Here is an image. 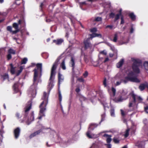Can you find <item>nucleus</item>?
Masks as SVG:
<instances>
[{"mask_svg":"<svg viewBox=\"0 0 148 148\" xmlns=\"http://www.w3.org/2000/svg\"><path fill=\"white\" fill-rule=\"evenodd\" d=\"M36 69L34 70V77L33 84L32 85L28 90V93L30 96L33 98L35 97L36 94V87L38 82H41L40 79L42 75V64L38 63L36 65Z\"/></svg>","mask_w":148,"mask_h":148,"instance_id":"f257e3e1","label":"nucleus"},{"mask_svg":"<svg viewBox=\"0 0 148 148\" xmlns=\"http://www.w3.org/2000/svg\"><path fill=\"white\" fill-rule=\"evenodd\" d=\"M132 60L133 62L132 65V69L134 73L132 72H131L128 74L127 76L125 77L124 79H121L122 82L126 84L129 81L133 82L139 83L140 80L137 78V74L140 73V70L138 67V60L137 59L134 58H132Z\"/></svg>","mask_w":148,"mask_h":148,"instance_id":"f03ea898","label":"nucleus"},{"mask_svg":"<svg viewBox=\"0 0 148 148\" xmlns=\"http://www.w3.org/2000/svg\"><path fill=\"white\" fill-rule=\"evenodd\" d=\"M32 102L29 101L26 105L24 108L25 115L23 118V121H25L28 125H29L34 120V113L32 112L28 116V113L29 111L31 108Z\"/></svg>","mask_w":148,"mask_h":148,"instance_id":"7ed1b4c3","label":"nucleus"},{"mask_svg":"<svg viewBox=\"0 0 148 148\" xmlns=\"http://www.w3.org/2000/svg\"><path fill=\"white\" fill-rule=\"evenodd\" d=\"M48 97L46 92H44L42 97V99L43 100V101L39 106L40 111L39 113V116L38 118L39 119H40L42 117L45 116V112L46 110V106L48 103Z\"/></svg>","mask_w":148,"mask_h":148,"instance_id":"20e7f679","label":"nucleus"},{"mask_svg":"<svg viewBox=\"0 0 148 148\" xmlns=\"http://www.w3.org/2000/svg\"><path fill=\"white\" fill-rule=\"evenodd\" d=\"M143 100V98L140 96L134 94H132L130 99L129 107L132 106L134 107L135 110L137 108V105L139 103H141Z\"/></svg>","mask_w":148,"mask_h":148,"instance_id":"39448f33","label":"nucleus"},{"mask_svg":"<svg viewBox=\"0 0 148 148\" xmlns=\"http://www.w3.org/2000/svg\"><path fill=\"white\" fill-rule=\"evenodd\" d=\"M59 58H58L53 63L51 69V76L49 79L50 82L49 85H50L53 81V79L56 75V69L57 66L58 64V62L60 60Z\"/></svg>","mask_w":148,"mask_h":148,"instance_id":"423d86ee","label":"nucleus"},{"mask_svg":"<svg viewBox=\"0 0 148 148\" xmlns=\"http://www.w3.org/2000/svg\"><path fill=\"white\" fill-rule=\"evenodd\" d=\"M103 84L105 88H106L108 90V93H109L111 99H112L115 95L116 89L112 87L111 89L109 88V87L107 84L106 79L105 78L103 82Z\"/></svg>","mask_w":148,"mask_h":148,"instance_id":"0eeeda50","label":"nucleus"},{"mask_svg":"<svg viewBox=\"0 0 148 148\" xmlns=\"http://www.w3.org/2000/svg\"><path fill=\"white\" fill-rule=\"evenodd\" d=\"M94 126L95 127L97 126V125L95 124H92L89 126V130L86 133V135L89 138H95L98 136V135L92 134L90 132V130H92L94 129V128L93 127Z\"/></svg>","mask_w":148,"mask_h":148,"instance_id":"6e6552de","label":"nucleus"},{"mask_svg":"<svg viewBox=\"0 0 148 148\" xmlns=\"http://www.w3.org/2000/svg\"><path fill=\"white\" fill-rule=\"evenodd\" d=\"M18 25H20L21 28L24 27L25 26V23L24 20H20L18 21V24L14 23L13 24V27L15 29L14 31H17V33L20 31V29H18Z\"/></svg>","mask_w":148,"mask_h":148,"instance_id":"1a4fd4ad","label":"nucleus"},{"mask_svg":"<svg viewBox=\"0 0 148 148\" xmlns=\"http://www.w3.org/2000/svg\"><path fill=\"white\" fill-rule=\"evenodd\" d=\"M10 71L11 73L12 74H14L16 73L17 76H18L19 75L24 68V66H21L20 67V70H18L17 72H16V70L15 69V68L13 67L12 64H10Z\"/></svg>","mask_w":148,"mask_h":148,"instance_id":"9d476101","label":"nucleus"},{"mask_svg":"<svg viewBox=\"0 0 148 148\" xmlns=\"http://www.w3.org/2000/svg\"><path fill=\"white\" fill-rule=\"evenodd\" d=\"M123 73L121 71L119 72L115 76V78L116 79H120V80L119 81H117L115 84L116 86H118L120 85L121 83L122 82L121 78L123 77V75H122Z\"/></svg>","mask_w":148,"mask_h":148,"instance_id":"9b49d317","label":"nucleus"},{"mask_svg":"<svg viewBox=\"0 0 148 148\" xmlns=\"http://www.w3.org/2000/svg\"><path fill=\"white\" fill-rule=\"evenodd\" d=\"M91 38H88L84 40L83 44L84 48L85 49L91 48L92 46V44L90 41Z\"/></svg>","mask_w":148,"mask_h":148,"instance_id":"f8f14e48","label":"nucleus"},{"mask_svg":"<svg viewBox=\"0 0 148 148\" xmlns=\"http://www.w3.org/2000/svg\"><path fill=\"white\" fill-rule=\"evenodd\" d=\"M128 97L126 96L125 97H123L121 96L117 98H113L112 99L115 102L119 103L122 102L123 101L126 99Z\"/></svg>","mask_w":148,"mask_h":148,"instance_id":"ddd939ff","label":"nucleus"},{"mask_svg":"<svg viewBox=\"0 0 148 148\" xmlns=\"http://www.w3.org/2000/svg\"><path fill=\"white\" fill-rule=\"evenodd\" d=\"M145 145L144 141H138L135 144V145L139 148H143Z\"/></svg>","mask_w":148,"mask_h":148,"instance_id":"4468645a","label":"nucleus"},{"mask_svg":"<svg viewBox=\"0 0 148 148\" xmlns=\"http://www.w3.org/2000/svg\"><path fill=\"white\" fill-rule=\"evenodd\" d=\"M20 132V130L19 127H17L14 130V133L15 137L17 138L18 137Z\"/></svg>","mask_w":148,"mask_h":148,"instance_id":"2eb2a0df","label":"nucleus"},{"mask_svg":"<svg viewBox=\"0 0 148 148\" xmlns=\"http://www.w3.org/2000/svg\"><path fill=\"white\" fill-rule=\"evenodd\" d=\"M19 83L18 82H16L14 83L13 86V90L14 92L16 93L17 92L19 91H20L19 88L18 87Z\"/></svg>","mask_w":148,"mask_h":148,"instance_id":"dca6fc26","label":"nucleus"},{"mask_svg":"<svg viewBox=\"0 0 148 148\" xmlns=\"http://www.w3.org/2000/svg\"><path fill=\"white\" fill-rule=\"evenodd\" d=\"M103 136L106 137V141L107 143H110L112 140L111 137L112 136L111 135H109L106 134H105Z\"/></svg>","mask_w":148,"mask_h":148,"instance_id":"f3484780","label":"nucleus"},{"mask_svg":"<svg viewBox=\"0 0 148 148\" xmlns=\"http://www.w3.org/2000/svg\"><path fill=\"white\" fill-rule=\"evenodd\" d=\"M58 86L59 87L60 83L62 82L63 81L64 79V77L61 74H60V73H58Z\"/></svg>","mask_w":148,"mask_h":148,"instance_id":"a211bd4d","label":"nucleus"},{"mask_svg":"<svg viewBox=\"0 0 148 148\" xmlns=\"http://www.w3.org/2000/svg\"><path fill=\"white\" fill-rule=\"evenodd\" d=\"M121 32H117L115 33L114 35L113 39L112 40L114 42H116L118 37L121 34Z\"/></svg>","mask_w":148,"mask_h":148,"instance_id":"6ab92c4d","label":"nucleus"},{"mask_svg":"<svg viewBox=\"0 0 148 148\" xmlns=\"http://www.w3.org/2000/svg\"><path fill=\"white\" fill-rule=\"evenodd\" d=\"M105 100H106V99L105 97L101 98V102L103 105L105 109L106 108H108V107L107 103L105 102Z\"/></svg>","mask_w":148,"mask_h":148,"instance_id":"aec40b11","label":"nucleus"},{"mask_svg":"<svg viewBox=\"0 0 148 148\" xmlns=\"http://www.w3.org/2000/svg\"><path fill=\"white\" fill-rule=\"evenodd\" d=\"M124 60L121 59L116 64V67L119 68L121 67L124 63Z\"/></svg>","mask_w":148,"mask_h":148,"instance_id":"412c9836","label":"nucleus"},{"mask_svg":"<svg viewBox=\"0 0 148 148\" xmlns=\"http://www.w3.org/2000/svg\"><path fill=\"white\" fill-rule=\"evenodd\" d=\"M7 29L12 34H16L17 33V31H12V27L10 26H8L7 27Z\"/></svg>","mask_w":148,"mask_h":148,"instance_id":"4be33fe9","label":"nucleus"},{"mask_svg":"<svg viewBox=\"0 0 148 148\" xmlns=\"http://www.w3.org/2000/svg\"><path fill=\"white\" fill-rule=\"evenodd\" d=\"M63 40L62 39H58L57 40H53V42L56 45H60L63 42Z\"/></svg>","mask_w":148,"mask_h":148,"instance_id":"5701e85b","label":"nucleus"},{"mask_svg":"<svg viewBox=\"0 0 148 148\" xmlns=\"http://www.w3.org/2000/svg\"><path fill=\"white\" fill-rule=\"evenodd\" d=\"M52 134H53L54 135H56V139L55 140V141L57 143H60L61 140V138L59 137V136H58V135H56V133L55 132L53 131L52 132Z\"/></svg>","mask_w":148,"mask_h":148,"instance_id":"b1692460","label":"nucleus"},{"mask_svg":"<svg viewBox=\"0 0 148 148\" xmlns=\"http://www.w3.org/2000/svg\"><path fill=\"white\" fill-rule=\"evenodd\" d=\"M41 132V130H39L35 132H34L32 134H31L30 136H29V138H31L36 135L39 134Z\"/></svg>","mask_w":148,"mask_h":148,"instance_id":"393cba45","label":"nucleus"},{"mask_svg":"<svg viewBox=\"0 0 148 148\" xmlns=\"http://www.w3.org/2000/svg\"><path fill=\"white\" fill-rule=\"evenodd\" d=\"M60 67L63 70H65L66 69V68L65 64V59L63 60L62 62L60 64Z\"/></svg>","mask_w":148,"mask_h":148,"instance_id":"a878e982","label":"nucleus"},{"mask_svg":"<svg viewBox=\"0 0 148 148\" xmlns=\"http://www.w3.org/2000/svg\"><path fill=\"white\" fill-rule=\"evenodd\" d=\"M70 64L71 65L72 67H73L72 70L73 71L75 67V62L74 59L73 57H72L71 58V60L70 62Z\"/></svg>","mask_w":148,"mask_h":148,"instance_id":"bb28decb","label":"nucleus"},{"mask_svg":"<svg viewBox=\"0 0 148 148\" xmlns=\"http://www.w3.org/2000/svg\"><path fill=\"white\" fill-rule=\"evenodd\" d=\"M2 79L3 81L7 80L9 81V77L8 75L7 74H5L2 76Z\"/></svg>","mask_w":148,"mask_h":148,"instance_id":"cd10ccee","label":"nucleus"},{"mask_svg":"<svg viewBox=\"0 0 148 148\" xmlns=\"http://www.w3.org/2000/svg\"><path fill=\"white\" fill-rule=\"evenodd\" d=\"M90 36L91 38L96 37H98L100 38H101L102 37L101 35L100 34H94L90 35Z\"/></svg>","mask_w":148,"mask_h":148,"instance_id":"c85d7f7f","label":"nucleus"},{"mask_svg":"<svg viewBox=\"0 0 148 148\" xmlns=\"http://www.w3.org/2000/svg\"><path fill=\"white\" fill-rule=\"evenodd\" d=\"M59 100L60 101V103L61 106V107L62 109V106L61 104V102L62 101V95L60 92V91L59 90Z\"/></svg>","mask_w":148,"mask_h":148,"instance_id":"c756f323","label":"nucleus"},{"mask_svg":"<svg viewBox=\"0 0 148 148\" xmlns=\"http://www.w3.org/2000/svg\"><path fill=\"white\" fill-rule=\"evenodd\" d=\"M129 16L132 20H134L136 19V16L133 13H130L129 14Z\"/></svg>","mask_w":148,"mask_h":148,"instance_id":"7c9ffc66","label":"nucleus"},{"mask_svg":"<svg viewBox=\"0 0 148 148\" xmlns=\"http://www.w3.org/2000/svg\"><path fill=\"white\" fill-rule=\"evenodd\" d=\"M108 45H109L111 49L115 53H116L117 52L116 50L115 49V48L114 46L112 45L111 44L108 43Z\"/></svg>","mask_w":148,"mask_h":148,"instance_id":"2f4dec72","label":"nucleus"},{"mask_svg":"<svg viewBox=\"0 0 148 148\" xmlns=\"http://www.w3.org/2000/svg\"><path fill=\"white\" fill-rule=\"evenodd\" d=\"M28 59L26 58H25L22 59L21 64H26L27 61Z\"/></svg>","mask_w":148,"mask_h":148,"instance_id":"473e14b6","label":"nucleus"},{"mask_svg":"<svg viewBox=\"0 0 148 148\" xmlns=\"http://www.w3.org/2000/svg\"><path fill=\"white\" fill-rule=\"evenodd\" d=\"M8 53L12 54H15L16 51L14 50L10 49L8 51Z\"/></svg>","mask_w":148,"mask_h":148,"instance_id":"72a5a7b5","label":"nucleus"},{"mask_svg":"<svg viewBox=\"0 0 148 148\" xmlns=\"http://www.w3.org/2000/svg\"><path fill=\"white\" fill-rule=\"evenodd\" d=\"M98 147V143L97 142H95L92 144V146L90 148H97Z\"/></svg>","mask_w":148,"mask_h":148,"instance_id":"f704fd0d","label":"nucleus"},{"mask_svg":"<svg viewBox=\"0 0 148 148\" xmlns=\"http://www.w3.org/2000/svg\"><path fill=\"white\" fill-rule=\"evenodd\" d=\"M144 66L145 69L147 71H148V62H145L144 63Z\"/></svg>","mask_w":148,"mask_h":148,"instance_id":"c9c22d12","label":"nucleus"},{"mask_svg":"<svg viewBox=\"0 0 148 148\" xmlns=\"http://www.w3.org/2000/svg\"><path fill=\"white\" fill-rule=\"evenodd\" d=\"M110 113L112 116L114 117L115 116L114 110L113 108H112L111 109Z\"/></svg>","mask_w":148,"mask_h":148,"instance_id":"e433bc0d","label":"nucleus"},{"mask_svg":"<svg viewBox=\"0 0 148 148\" xmlns=\"http://www.w3.org/2000/svg\"><path fill=\"white\" fill-rule=\"evenodd\" d=\"M113 141L115 143H119L120 140L119 138L115 137L113 139Z\"/></svg>","mask_w":148,"mask_h":148,"instance_id":"4c0bfd02","label":"nucleus"},{"mask_svg":"<svg viewBox=\"0 0 148 148\" xmlns=\"http://www.w3.org/2000/svg\"><path fill=\"white\" fill-rule=\"evenodd\" d=\"M102 20V18L101 17H96L94 20L93 21H101Z\"/></svg>","mask_w":148,"mask_h":148,"instance_id":"58836bf2","label":"nucleus"},{"mask_svg":"<svg viewBox=\"0 0 148 148\" xmlns=\"http://www.w3.org/2000/svg\"><path fill=\"white\" fill-rule=\"evenodd\" d=\"M145 88V85L144 84H141L139 86L140 89L142 91L144 90Z\"/></svg>","mask_w":148,"mask_h":148,"instance_id":"ea45409f","label":"nucleus"},{"mask_svg":"<svg viewBox=\"0 0 148 148\" xmlns=\"http://www.w3.org/2000/svg\"><path fill=\"white\" fill-rule=\"evenodd\" d=\"M109 28L110 29H114L115 27H114L112 25H108L106 26V28Z\"/></svg>","mask_w":148,"mask_h":148,"instance_id":"a19ab883","label":"nucleus"},{"mask_svg":"<svg viewBox=\"0 0 148 148\" xmlns=\"http://www.w3.org/2000/svg\"><path fill=\"white\" fill-rule=\"evenodd\" d=\"M121 15V13L118 14L116 15L115 17L114 21H116L118 19H119L120 16Z\"/></svg>","mask_w":148,"mask_h":148,"instance_id":"79ce46f5","label":"nucleus"},{"mask_svg":"<svg viewBox=\"0 0 148 148\" xmlns=\"http://www.w3.org/2000/svg\"><path fill=\"white\" fill-rule=\"evenodd\" d=\"M129 130H130L129 129H127L126 130L124 134V136L125 137H127L128 136Z\"/></svg>","mask_w":148,"mask_h":148,"instance_id":"37998d69","label":"nucleus"},{"mask_svg":"<svg viewBox=\"0 0 148 148\" xmlns=\"http://www.w3.org/2000/svg\"><path fill=\"white\" fill-rule=\"evenodd\" d=\"M105 116H106V114L105 113L101 114V121L100 122V123L101 122V121L104 120Z\"/></svg>","mask_w":148,"mask_h":148,"instance_id":"c03bdc74","label":"nucleus"},{"mask_svg":"<svg viewBox=\"0 0 148 148\" xmlns=\"http://www.w3.org/2000/svg\"><path fill=\"white\" fill-rule=\"evenodd\" d=\"M127 92L126 90H123L122 93V97L125 96L127 94Z\"/></svg>","mask_w":148,"mask_h":148,"instance_id":"a18cd8bd","label":"nucleus"},{"mask_svg":"<svg viewBox=\"0 0 148 148\" xmlns=\"http://www.w3.org/2000/svg\"><path fill=\"white\" fill-rule=\"evenodd\" d=\"M86 98L84 96H80L79 98V100L81 101H84L86 100Z\"/></svg>","mask_w":148,"mask_h":148,"instance_id":"49530a36","label":"nucleus"},{"mask_svg":"<svg viewBox=\"0 0 148 148\" xmlns=\"http://www.w3.org/2000/svg\"><path fill=\"white\" fill-rule=\"evenodd\" d=\"M115 16V14L112 12L110 13L109 14V17L110 18H113Z\"/></svg>","mask_w":148,"mask_h":148,"instance_id":"de8ad7c7","label":"nucleus"},{"mask_svg":"<svg viewBox=\"0 0 148 148\" xmlns=\"http://www.w3.org/2000/svg\"><path fill=\"white\" fill-rule=\"evenodd\" d=\"M97 29L96 28H94L90 29V31L92 32H95L97 31Z\"/></svg>","mask_w":148,"mask_h":148,"instance_id":"09e8293b","label":"nucleus"},{"mask_svg":"<svg viewBox=\"0 0 148 148\" xmlns=\"http://www.w3.org/2000/svg\"><path fill=\"white\" fill-rule=\"evenodd\" d=\"M71 81L72 85L73 86L74 84V77L73 76H72L71 78Z\"/></svg>","mask_w":148,"mask_h":148,"instance_id":"8fccbe9b","label":"nucleus"},{"mask_svg":"<svg viewBox=\"0 0 148 148\" xmlns=\"http://www.w3.org/2000/svg\"><path fill=\"white\" fill-rule=\"evenodd\" d=\"M12 58V56L11 54L8 53L7 56V58L8 60Z\"/></svg>","mask_w":148,"mask_h":148,"instance_id":"3c124183","label":"nucleus"},{"mask_svg":"<svg viewBox=\"0 0 148 148\" xmlns=\"http://www.w3.org/2000/svg\"><path fill=\"white\" fill-rule=\"evenodd\" d=\"M100 53L103 54L105 55L107 54V52L105 50H104L103 51H101L100 52Z\"/></svg>","mask_w":148,"mask_h":148,"instance_id":"603ef678","label":"nucleus"},{"mask_svg":"<svg viewBox=\"0 0 148 148\" xmlns=\"http://www.w3.org/2000/svg\"><path fill=\"white\" fill-rule=\"evenodd\" d=\"M88 75V72L86 71L85 72V73L83 74V75L84 77H86Z\"/></svg>","mask_w":148,"mask_h":148,"instance_id":"864d4df0","label":"nucleus"},{"mask_svg":"<svg viewBox=\"0 0 148 148\" xmlns=\"http://www.w3.org/2000/svg\"><path fill=\"white\" fill-rule=\"evenodd\" d=\"M144 110L147 113H148V112L147 111L148 110V106H144Z\"/></svg>","mask_w":148,"mask_h":148,"instance_id":"5fc2aeb1","label":"nucleus"},{"mask_svg":"<svg viewBox=\"0 0 148 148\" xmlns=\"http://www.w3.org/2000/svg\"><path fill=\"white\" fill-rule=\"evenodd\" d=\"M16 117L18 118L19 119L21 117V116H20L19 114L18 113H16Z\"/></svg>","mask_w":148,"mask_h":148,"instance_id":"6e6d98bb","label":"nucleus"},{"mask_svg":"<svg viewBox=\"0 0 148 148\" xmlns=\"http://www.w3.org/2000/svg\"><path fill=\"white\" fill-rule=\"evenodd\" d=\"M121 24H123L124 23V21L123 18V16H122V17H121Z\"/></svg>","mask_w":148,"mask_h":148,"instance_id":"4d7b16f0","label":"nucleus"},{"mask_svg":"<svg viewBox=\"0 0 148 148\" xmlns=\"http://www.w3.org/2000/svg\"><path fill=\"white\" fill-rule=\"evenodd\" d=\"M78 80L79 82H84V79L82 78H81L78 79Z\"/></svg>","mask_w":148,"mask_h":148,"instance_id":"13d9d810","label":"nucleus"},{"mask_svg":"<svg viewBox=\"0 0 148 148\" xmlns=\"http://www.w3.org/2000/svg\"><path fill=\"white\" fill-rule=\"evenodd\" d=\"M107 146V148H111V144L109 143L108 144H106Z\"/></svg>","mask_w":148,"mask_h":148,"instance_id":"bf43d9fd","label":"nucleus"},{"mask_svg":"<svg viewBox=\"0 0 148 148\" xmlns=\"http://www.w3.org/2000/svg\"><path fill=\"white\" fill-rule=\"evenodd\" d=\"M121 114L122 115V116H124L125 115V114L124 113L123 111L122 110H121Z\"/></svg>","mask_w":148,"mask_h":148,"instance_id":"052dcab7","label":"nucleus"},{"mask_svg":"<svg viewBox=\"0 0 148 148\" xmlns=\"http://www.w3.org/2000/svg\"><path fill=\"white\" fill-rule=\"evenodd\" d=\"M4 50H5V48H2L0 49V58H1V52L2 51Z\"/></svg>","mask_w":148,"mask_h":148,"instance_id":"680f3d73","label":"nucleus"},{"mask_svg":"<svg viewBox=\"0 0 148 148\" xmlns=\"http://www.w3.org/2000/svg\"><path fill=\"white\" fill-rule=\"evenodd\" d=\"M134 29L133 28V27H132L130 29V33H133L134 32Z\"/></svg>","mask_w":148,"mask_h":148,"instance_id":"e2e57ef3","label":"nucleus"},{"mask_svg":"<svg viewBox=\"0 0 148 148\" xmlns=\"http://www.w3.org/2000/svg\"><path fill=\"white\" fill-rule=\"evenodd\" d=\"M130 108H132V110H131V111H132V110L136 111V110L137 109V108L135 110V109H134V106H133V105H132V107H131Z\"/></svg>","mask_w":148,"mask_h":148,"instance_id":"0e129e2a","label":"nucleus"},{"mask_svg":"<svg viewBox=\"0 0 148 148\" xmlns=\"http://www.w3.org/2000/svg\"><path fill=\"white\" fill-rule=\"evenodd\" d=\"M86 2H81L80 3V5H83V4H86Z\"/></svg>","mask_w":148,"mask_h":148,"instance_id":"69168bd1","label":"nucleus"},{"mask_svg":"<svg viewBox=\"0 0 148 148\" xmlns=\"http://www.w3.org/2000/svg\"><path fill=\"white\" fill-rule=\"evenodd\" d=\"M75 91L77 92H80V90L79 88H77L76 89Z\"/></svg>","mask_w":148,"mask_h":148,"instance_id":"338daca9","label":"nucleus"},{"mask_svg":"<svg viewBox=\"0 0 148 148\" xmlns=\"http://www.w3.org/2000/svg\"><path fill=\"white\" fill-rule=\"evenodd\" d=\"M51 21V20L49 19H47L46 20V21L47 22H50Z\"/></svg>","mask_w":148,"mask_h":148,"instance_id":"774afa93","label":"nucleus"}]
</instances>
